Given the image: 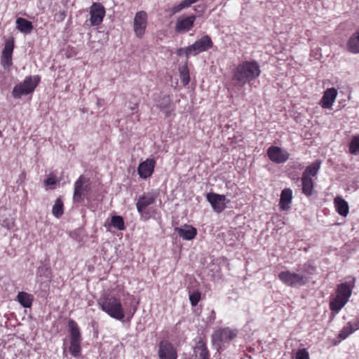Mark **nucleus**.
<instances>
[{
    "instance_id": "obj_1",
    "label": "nucleus",
    "mask_w": 359,
    "mask_h": 359,
    "mask_svg": "<svg viewBox=\"0 0 359 359\" xmlns=\"http://www.w3.org/2000/svg\"><path fill=\"white\" fill-rule=\"evenodd\" d=\"M260 74V66L257 61H244L233 71L232 81L235 86L243 87L259 77Z\"/></svg>"
},
{
    "instance_id": "obj_2",
    "label": "nucleus",
    "mask_w": 359,
    "mask_h": 359,
    "mask_svg": "<svg viewBox=\"0 0 359 359\" xmlns=\"http://www.w3.org/2000/svg\"><path fill=\"white\" fill-rule=\"evenodd\" d=\"M98 305L103 311L114 319L121 320L125 317L121 300L114 296L103 295L99 299Z\"/></svg>"
},
{
    "instance_id": "obj_3",
    "label": "nucleus",
    "mask_w": 359,
    "mask_h": 359,
    "mask_svg": "<svg viewBox=\"0 0 359 359\" xmlns=\"http://www.w3.org/2000/svg\"><path fill=\"white\" fill-rule=\"evenodd\" d=\"M355 278H352L348 282H345L337 285L336 297L330 301V308L332 311L338 312L347 303L352 293V289L355 286Z\"/></svg>"
},
{
    "instance_id": "obj_4",
    "label": "nucleus",
    "mask_w": 359,
    "mask_h": 359,
    "mask_svg": "<svg viewBox=\"0 0 359 359\" xmlns=\"http://www.w3.org/2000/svg\"><path fill=\"white\" fill-rule=\"evenodd\" d=\"M40 81V76L38 75L26 76L23 82L14 86L12 95L15 99H20L22 95L32 93Z\"/></svg>"
},
{
    "instance_id": "obj_5",
    "label": "nucleus",
    "mask_w": 359,
    "mask_h": 359,
    "mask_svg": "<svg viewBox=\"0 0 359 359\" xmlns=\"http://www.w3.org/2000/svg\"><path fill=\"white\" fill-rule=\"evenodd\" d=\"M278 278L284 284L290 287L302 286L309 281V276L306 274L290 271H281L278 274Z\"/></svg>"
},
{
    "instance_id": "obj_6",
    "label": "nucleus",
    "mask_w": 359,
    "mask_h": 359,
    "mask_svg": "<svg viewBox=\"0 0 359 359\" xmlns=\"http://www.w3.org/2000/svg\"><path fill=\"white\" fill-rule=\"evenodd\" d=\"M90 189L91 187L89 179L83 175H81L74 183V201L76 203L83 201Z\"/></svg>"
},
{
    "instance_id": "obj_7",
    "label": "nucleus",
    "mask_w": 359,
    "mask_h": 359,
    "mask_svg": "<svg viewBox=\"0 0 359 359\" xmlns=\"http://www.w3.org/2000/svg\"><path fill=\"white\" fill-rule=\"evenodd\" d=\"M236 334L228 327L220 329L214 332L212 335V341L217 349L221 348L222 344L232 340Z\"/></svg>"
},
{
    "instance_id": "obj_8",
    "label": "nucleus",
    "mask_w": 359,
    "mask_h": 359,
    "mask_svg": "<svg viewBox=\"0 0 359 359\" xmlns=\"http://www.w3.org/2000/svg\"><path fill=\"white\" fill-rule=\"evenodd\" d=\"M213 46V42L211 38L208 36H203L198 40L196 41L194 43L187 47L188 53H191L196 55L200 53L208 50Z\"/></svg>"
},
{
    "instance_id": "obj_9",
    "label": "nucleus",
    "mask_w": 359,
    "mask_h": 359,
    "mask_svg": "<svg viewBox=\"0 0 359 359\" xmlns=\"http://www.w3.org/2000/svg\"><path fill=\"white\" fill-rule=\"evenodd\" d=\"M196 19V16L194 15L178 17L175 22V32L178 34H184L189 32L194 27Z\"/></svg>"
},
{
    "instance_id": "obj_10",
    "label": "nucleus",
    "mask_w": 359,
    "mask_h": 359,
    "mask_svg": "<svg viewBox=\"0 0 359 359\" xmlns=\"http://www.w3.org/2000/svg\"><path fill=\"white\" fill-rule=\"evenodd\" d=\"M158 355L159 359H177V351L171 342L162 340L158 344Z\"/></svg>"
},
{
    "instance_id": "obj_11",
    "label": "nucleus",
    "mask_w": 359,
    "mask_h": 359,
    "mask_svg": "<svg viewBox=\"0 0 359 359\" xmlns=\"http://www.w3.org/2000/svg\"><path fill=\"white\" fill-rule=\"evenodd\" d=\"M147 26V13L144 11H138L133 20V29L137 37L140 39L143 37Z\"/></svg>"
},
{
    "instance_id": "obj_12",
    "label": "nucleus",
    "mask_w": 359,
    "mask_h": 359,
    "mask_svg": "<svg viewBox=\"0 0 359 359\" xmlns=\"http://www.w3.org/2000/svg\"><path fill=\"white\" fill-rule=\"evenodd\" d=\"M206 198L217 212H222L226 208V203L229 202L226 196L213 192L208 193L206 195Z\"/></svg>"
},
{
    "instance_id": "obj_13",
    "label": "nucleus",
    "mask_w": 359,
    "mask_h": 359,
    "mask_svg": "<svg viewBox=\"0 0 359 359\" xmlns=\"http://www.w3.org/2000/svg\"><path fill=\"white\" fill-rule=\"evenodd\" d=\"M269 159L276 163H283L289 158V154L277 146H271L267 150Z\"/></svg>"
},
{
    "instance_id": "obj_14",
    "label": "nucleus",
    "mask_w": 359,
    "mask_h": 359,
    "mask_svg": "<svg viewBox=\"0 0 359 359\" xmlns=\"http://www.w3.org/2000/svg\"><path fill=\"white\" fill-rule=\"evenodd\" d=\"M90 22L92 26L101 24L105 15V9L101 4L94 3L90 10Z\"/></svg>"
},
{
    "instance_id": "obj_15",
    "label": "nucleus",
    "mask_w": 359,
    "mask_h": 359,
    "mask_svg": "<svg viewBox=\"0 0 359 359\" xmlns=\"http://www.w3.org/2000/svg\"><path fill=\"white\" fill-rule=\"evenodd\" d=\"M157 198V194L154 193H144L142 196H140L136 203V208L137 212L140 215H143L145 209L153 204Z\"/></svg>"
},
{
    "instance_id": "obj_16",
    "label": "nucleus",
    "mask_w": 359,
    "mask_h": 359,
    "mask_svg": "<svg viewBox=\"0 0 359 359\" xmlns=\"http://www.w3.org/2000/svg\"><path fill=\"white\" fill-rule=\"evenodd\" d=\"M156 165V161L154 158H147L140 163L137 168V172L142 179L149 177L154 172Z\"/></svg>"
},
{
    "instance_id": "obj_17",
    "label": "nucleus",
    "mask_w": 359,
    "mask_h": 359,
    "mask_svg": "<svg viewBox=\"0 0 359 359\" xmlns=\"http://www.w3.org/2000/svg\"><path fill=\"white\" fill-rule=\"evenodd\" d=\"M14 48V41L12 39L11 41H7L5 43V46L3 49L1 54V62L4 68L10 67L12 62V54Z\"/></svg>"
},
{
    "instance_id": "obj_18",
    "label": "nucleus",
    "mask_w": 359,
    "mask_h": 359,
    "mask_svg": "<svg viewBox=\"0 0 359 359\" xmlns=\"http://www.w3.org/2000/svg\"><path fill=\"white\" fill-rule=\"evenodd\" d=\"M337 95V90L334 88L327 89L320 101V104L323 109H331Z\"/></svg>"
},
{
    "instance_id": "obj_19",
    "label": "nucleus",
    "mask_w": 359,
    "mask_h": 359,
    "mask_svg": "<svg viewBox=\"0 0 359 359\" xmlns=\"http://www.w3.org/2000/svg\"><path fill=\"white\" fill-rule=\"evenodd\" d=\"M174 231L178 233L180 238L185 241L193 240L197 235L196 229L188 224H184L181 227H175Z\"/></svg>"
},
{
    "instance_id": "obj_20",
    "label": "nucleus",
    "mask_w": 359,
    "mask_h": 359,
    "mask_svg": "<svg viewBox=\"0 0 359 359\" xmlns=\"http://www.w3.org/2000/svg\"><path fill=\"white\" fill-rule=\"evenodd\" d=\"M346 48L350 53H359V27L348 39Z\"/></svg>"
},
{
    "instance_id": "obj_21",
    "label": "nucleus",
    "mask_w": 359,
    "mask_h": 359,
    "mask_svg": "<svg viewBox=\"0 0 359 359\" xmlns=\"http://www.w3.org/2000/svg\"><path fill=\"white\" fill-rule=\"evenodd\" d=\"M16 28L21 33L27 34H30L33 29L32 22L22 18H18L16 19Z\"/></svg>"
},
{
    "instance_id": "obj_22",
    "label": "nucleus",
    "mask_w": 359,
    "mask_h": 359,
    "mask_svg": "<svg viewBox=\"0 0 359 359\" xmlns=\"http://www.w3.org/2000/svg\"><path fill=\"white\" fill-rule=\"evenodd\" d=\"M292 198V191L290 189H285L282 191L279 205L281 209L287 210L290 208Z\"/></svg>"
},
{
    "instance_id": "obj_23",
    "label": "nucleus",
    "mask_w": 359,
    "mask_h": 359,
    "mask_svg": "<svg viewBox=\"0 0 359 359\" xmlns=\"http://www.w3.org/2000/svg\"><path fill=\"white\" fill-rule=\"evenodd\" d=\"M336 210L340 215L346 217L348 214L349 207L348 203L341 197L334 198Z\"/></svg>"
},
{
    "instance_id": "obj_24",
    "label": "nucleus",
    "mask_w": 359,
    "mask_h": 359,
    "mask_svg": "<svg viewBox=\"0 0 359 359\" xmlns=\"http://www.w3.org/2000/svg\"><path fill=\"white\" fill-rule=\"evenodd\" d=\"M155 101L156 107L161 111H165L166 109L170 108L172 109V105H174L170 97L166 95L159 96Z\"/></svg>"
},
{
    "instance_id": "obj_25",
    "label": "nucleus",
    "mask_w": 359,
    "mask_h": 359,
    "mask_svg": "<svg viewBox=\"0 0 359 359\" xmlns=\"http://www.w3.org/2000/svg\"><path fill=\"white\" fill-rule=\"evenodd\" d=\"M68 327L70 332L71 341H81V337L77 323L73 320H69Z\"/></svg>"
},
{
    "instance_id": "obj_26",
    "label": "nucleus",
    "mask_w": 359,
    "mask_h": 359,
    "mask_svg": "<svg viewBox=\"0 0 359 359\" xmlns=\"http://www.w3.org/2000/svg\"><path fill=\"white\" fill-rule=\"evenodd\" d=\"M359 329V320L354 323H348L346 327H344L340 332L339 337L341 339H346L350 334Z\"/></svg>"
},
{
    "instance_id": "obj_27",
    "label": "nucleus",
    "mask_w": 359,
    "mask_h": 359,
    "mask_svg": "<svg viewBox=\"0 0 359 359\" xmlns=\"http://www.w3.org/2000/svg\"><path fill=\"white\" fill-rule=\"evenodd\" d=\"M302 191L306 196H311L313 189V182L311 177H302Z\"/></svg>"
},
{
    "instance_id": "obj_28",
    "label": "nucleus",
    "mask_w": 359,
    "mask_h": 359,
    "mask_svg": "<svg viewBox=\"0 0 359 359\" xmlns=\"http://www.w3.org/2000/svg\"><path fill=\"white\" fill-rule=\"evenodd\" d=\"M19 303L24 308H30L32 304L33 298L31 294L25 292H20L17 296Z\"/></svg>"
},
{
    "instance_id": "obj_29",
    "label": "nucleus",
    "mask_w": 359,
    "mask_h": 359,
    "mask_svg": "<svg viewBox=\"0 0 359 359\" xmlns=\"http://www.w3.org/2000/svg\"><path fill=\"white\" fill-rule=\"evenodd\" d=\"M321 162L320 161H316L311 165L306 167L302 175L311 177V176H316L320 168Z\"/></svg>"
},
{
    "instance_id": "obj_30",
    "label": "nucleus",
    "mask_w": 359,
    "mask_h": 359,
    "mask_svg": "<svg viewBox=\"0 0 359 359\" xmlns=\"http://www.w3.org/2000/svg\"><path fill=\"white\" fill-rule=\"evenodd\" d=\"M198 0H183L178 5L173 6L171 9L172 14L180 12L184 8H189L191 5L196 3Z\"/></svg>"
},
{
    "instance_id": "obj_31",
    "label": "nucleus",
    "mask_w": 359,
    "mask_h": 359,
    "mask_svg": "<svg viewBox=\"0 0 359 359\" xmlns=\"http://www.w3.org/2000/svg\"><path fill=\"white\" fill-rule=\"evenodd\" d=\"M180 76L181 82L184 86L189 84L190 81L189 71L187 65L180 66L179 67Z\"/></svg>"
},
{
    "instance_id": "obj_32",
    "label": "nucleus",
    "mask_w": 359,
    "mask_h": 359,
    "mask_svg": "<svg viewBox=\"0 0 359 359\" xmlns=\"http://www.w3.org/2000/svg\"><path fill=\"white\" fill-rule=\"evenodd\" d=\"M111 225L121 231L124 230L125 229L123 218L119 215H114L111 217Z\"/></svg>"
},
{
    "instance_id": "obj_33",
    "label": "nucleus",
    "mask_w": 359,
    "mask_h": 359,
    "mask_svg": "<svg viewBox=\"0 0 359 359\" xmlns=\"http://www.w3.org/2000/svg\"><path fill=\"white\" fill-rule=\"evenodd\" d=\"M52 212L56 217H59L63 214V202L61 198H59L55 201Z\"/></svg>"
},
{
    "instance_id": "obj_34",
    "label": "nucleus",
    "mask_w": 359,
    "mask_h": 359,
    "mask_svg": "<svg viewBox=\"0 0 359 359\" xmlns=\"http://www.w3.org/2000/svg\"><path fill=\"white\" fill-rule=\"evenodd\" d=\"M37 275L41 277H44L46 280H50L51 278L50 267L47 264H41L37 270Z\"/></svg>"
},
{
    "instance_id": "obj_35",
    "label": "nucleus",
    "mask_w": 359,
    "mask_h": 359,
    "mask_svg": "<svg viewBox=\"0 0 359 359\" xmlns=\"http://www.w3.org/2000/svg\"><path fill=\"white\" fill-rule=\"evenodd\" d=\"M69 350L74 357H79L81 354V341H70Z\"/></svg>"
},
{
    "instance_id": "obj_36",
    "label": "nucleus",
    "mask_w": 359,
    "mask_h": 359,
    "mask_svg": "<svg viewBox=\"0 0 359 359\" xmlns=\"http://www.w3.org/2000/svg\"><path fill=\"white\" fill-rule=\"evenodd\" d=\"M349 151L354 155L359 154V136H355L351 140L349 145Z\"/></svg>"
},
{
    "instance_id": "obj_37",
    "label": "nucleus",
    "mask_w": 359,
    "mask_h": 359,
    "mask_svg": "<svg viewBox=\"0 0 359 359\" xmlns=\"http://www.w3.org/2000/svg\"><path fill=\"white\" fill-rule=\"evenodd\" d=\"M201 299V292L196 291L189 294V300L192 306H196Z\"/></svg>"
},
{
    "instance_id": "obj_38",
    "label": "nucleus",
    "mask_w": 359,
    "mask_h": 359,
    "mask_svg": "<svg viewBox=\"0 0 359 359\" xmlns=\"http://www.w3.org/2000/svg\"><path fill=\"white\" fill-rule=\"evenodd\" d=\"M1 225L8 230L12 229L15 226V220L13 218H6L1 221Z\"/></svg>"
},
{
    "instance_id": "obj_39",
    "label": "nucleus",
    "mask_w": 359,
    "mask_h": 359,
    "mask_svg": "<svg viewBox=\"0 0 359 359\" xmlns=\"http://www.w3.org/2000/svg\"><path fill=\"white\" fill-rule=\"evenodd\" d=\"M295 359H309V353L306 349H300L297 351Z\"/></svg>"
},
{
    "instance_id": "obj_40",
    "label": "nucleus",
    "mask_w": 359,
    "mask_h": 359,
    "mask_svg": "<svg viewBox=\"0 0 359 359\" xmlns=\"http://www.w3.org/2000/svg\"><path fill=\"white\" fill-rule=\"evenodd\" d=\"M56 183L57 180L54 176L50 177L44 181V184L46 186L55 185Z\"/></svg>"
},
{
    "instance_id": "obj_41",
    "label": "nucleus",
    "mask_w": 359,
    "mask_h": 359,
    "mask_svg": "<svg viewBox=\"0 0 359 359\" xmlns=\"http://www.w3.org/2000/svg\"><path fill=\"white\" fill-rule=\"evenodd\" d=\"M187 50V47L184 48H180L179 49H177V55L179 56H181L183 54H185L187 57H189L190 55H192L191 53H188V52Z\"/></svg>"
},
{
    "instance_id": "obj_42",
    "label": "nucleus",
    "mask_w": 359,
    "mask_h": 359,
    "mask_svg": "<svg viewBox=\"0 0 359 359\" xmlns=\"http://www.w3.org/2000/svg\"><path fill=\"white\" fill-rule=\"evenodd\" d=\"M175 110V105H172V109L170 108V109H166L165 111H162L164 114H165V116L166 118L170 116L172 112H173Z\"/></svg>"
},
{
    "instance_id": "obj_43",
    "label": "nucleus",
    "mask_w": 359,
    "mask_h": 359,
    "mask_svg": "<svg viewBox=\"0 0 359 359\" xmlns=\"http://www.w3.org/2000/svg\"><path fill=\"white\" fill-rule=\"evenodd\" d=\"M308 267H309V268H310V267H311V266H310V265H307L306 264H304V265H303L302 268H301V269H298V270H297V271H300L301 270H302V271H306V269H307Z\"/></svg>"
},
{
    "instance_id": "obj_44",
    "label": "nucleus",
    "mask_w": 359,
    "mask_h": 359,
    "mask_svg": "<svg viewBox=\"0 0 359 359\" xmlns=\"http://www.w3.org/2000/svg\"><path fill=\"white\" fill-rule=\"evenodd\" d=\"M136 309H134L133 313H132V315H134V313H135Z\"/></svg>"
},
{
    "instance_id": "obj_45",
    "label": "nucleus",
    "mask_w": 359,
    "mask_h": 359,
    "mask_svg": "<svg viewBox=\"0 0 359 359\" xmlns=\"http://www.w3.org/2000/svg\"><path fill=\"white\" fill-rule=\"evenodd\" d=\"M136 309H134L133 313H132V315H134V313H135Z\"/></svg>"
}]
</instances>
